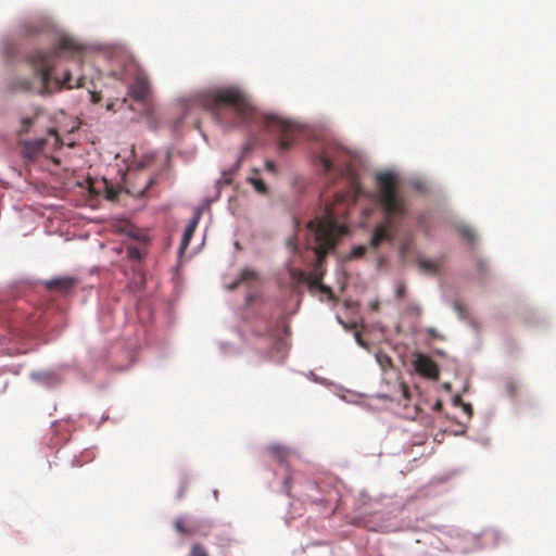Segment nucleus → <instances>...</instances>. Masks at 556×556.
I'll use <instances>...</instances> for the list:
<instances>
[{
  "label": "nucleus",
  "mask_w": 556,
  "mask_h": 556,
  "mask_svg": "<svg viewBox=\"0 0 556 556\" xmlns=\"http://www.w3.org/2000/svg\"><path fill=\"white\" fill-rule=\"evenodd\" d=\"M414 188L421 192L425 190L424 185L421 182H415Z\"/></svg>",
  "instance_id": "bb28decb"
},
{
  "label": "nucleus",
  "mask_w": 556,
  "mask_h": 556,
  "mask_svg": "<svg viewBox=\"0 0 556 556\" xmlns=\"http://www.w3.org/2000/svg\"><path fill=\"white\" fill-rule=\"evenodd\" d=\"M307 228L314 236L316 243L314 247V252L317 257L315 266L309 274L296 269L292 271V276L300 282L307 283L309 288H320L324 292H330L328 287L321 285L324 276L321 264L326 255L334 249L338 239L344 232V229L339 226L337 222V213L327 204L325 207V214L311 220L307 224Z\"/></svg>",
  "instance_id": "7ed1b4c3"
},
{
  "label": "nucleus",
  "mask_w": 556,
  "mask_h": 556,
  "mask_svg": "<svg viewBox=\"0 0 556 556\" xmlns=\"http://www.w3.org/2000/svg\"><path fill=\"white\" fill-rule=\"evenodd\" d=\"M31 378L34 380L49 382L53 378V375L49 372H33Z\"/></svg>",
  "instance_id": "a211bd4d"
},
{
  "label": "nucleus",
  "mask_w": 556,
  "mask_h": 556,
  "mask_svg": "<svg viewBox=\"0 0 556 556\" xmlns=\"http://www.w3.org/2000/svg\"><path fill=\"white\" fill-rule=\"evenodd\" d=\"M366 247L364 245H358V247H355L353 248V250L351 251V257L353 258H359L362 257L365 253H366Z\"/></svg>",
  "instance_id": "4be33fe9"
},
{
  "label": "nucleus",
  "mask_w": 556,
  "mask_h": 556,
  "mask_svg": "<svg viewBox=\"0 0 556 556\" xmlns=\"http://www.w3.org/2000/svg\"><path fill=\"white\" fill-rule=\"evenodd\" d=\"M341 153V148L336 144H329L316 155L314 160L315 165L319 166L325 174H329L333 170L334 163L338 161Z\"/></svg>",
  "instance_id": "39448f33"
},
{
  "label": "nucleus",
  "mask_w": 556,
  "mask_h": 556,
  "mask_svg": "<svg viewBox=\"0 0 556 556\" xmlns=\"http://www.w3.org/2000/svg\"><path fill=\"white\" fill-rule=\"evenodd\" d=\"M415 370L422 377L438 380L440 370L435 362L428 355L418 353L414 361Z\"/></svg>",
  "instance_id": "423d86ee"
},
{
  "label": "nucleus",
  "mask_w": 556,
  "mask_h": 556,
  "mask_svg": "<svg viewBox=\"0 0 556 556\" xmlns=\"http://www.w3.org/2000/svg\"><path fill=\"white\" fill-rule=\"evenodd\" d=\"M395 294L397 299H404L406 294V286L403 282H399L395 288Z\"/></svg>",
  "instance_id": "5701e85b"
},
{
  "label": "nucleus",
  "mask_w": 556,
  "mask_h": 556,
  "mask_svg": "<svg viewBox=\"0 0 556 556\" xmlns=\"http://www.w3.org/2000/svg\"><path fill=\"white\" fill-rule=\"evenodd\" d=\"M200 100L202 106L210 111L218 123L225 126L257 122L266 129L280 132L278 142L280 152H287L293 144L295 126L274 114L258 116L247 93L239 87L230 86L212 89L202 93Z\"/></svg>",
  "instance_id": "f257e3e1"
},
{
  "label": "nucleus",
  "mask_w": 556,
  "mask_h": 556,
  "mask_svg": "<svg viewBox=\"0 0 556 556\" xmlns=\"http://www.w3.org/2000/svg\"><path fill=\"white\" fill-rule=\"evenodd\" d=\"M418 266H419L420 270L434 275L439 271L441 264H439L435 261L422 258V260L418 261Z\"/></svg>",
  "instance_id": "f8f14e48"
},
{
  "label": "nucleus",
  "mask_w": 556,
  "mask_h": 556,
  "mask_svg": "<svg viewBox=\"0 0 556 556\" xmlns=\"http://www.w3.org/2000/svg\"><path fill=\"white\" fill-rule=\"evenodd\" d=\"M84 49V46L76 42L72 37L62 36L53 49L33 52L27 59L33 71V77L13 80L10 87L11 90L50 94L63 88L84 87L85 77L80 76L74 79L70 71L65 72L63 79H52L51 76L59 58L66 53L73 56H80Z\"/></svg>",
  "instance_id": "f03ea898"
},
{
  "label": "nucleus",
  "mask_w": 556,
  "mask_h": 556,
  "mask_svg": "<svg viewBox=\"0 0 556 556\" xmlns=\"http://www.w3.org/2000/svg\"><path fill=\"white\" fill-rule=\"evenodd\" d=\"M477 266H478V269H479L481 273H482V271L484 270V268H485V264H482V263L477 264Z\"/></svg>",
  "instance_id": "7c9ffc66"
},
{
  "label": "nucleus",
  "mask_w": 556,
  "mask_h": 556,
  "mask_svg": "<svg viewBox=\"0 0 556 556\" xmlns=\"http://www.w3.org/2000/svg\"><path fill=\"white\" fill-rule=\"evenodd\" d=\"M194 231L191 230V228H186L185 231H184V236H182V239H181V243H180V248H179V252L182 254L186 249L188 248L189 243H190V240L193 236Z\"/></svg>",
  "instance_id": "2eb2a0df"
},
{
  "label": "nucleus",
  "mask_w": 556,
  "mask_h": 556,
  "mask_svg": "<svg viewBox=\"0 0 556 556\" xmlns=\"http://www.w3.org/2000/svg\"><path fill=\"white\" fill-rule=\"evenodd\" d=\"M174 526L176 531L184 535H193L197 530L194 526L188 525L185 517L177 518Z\"/></svg>",
  "instance_id": "9b49d317"
},
{
  "label": "nucleus",
  "mask_w": 556,
  "mask_h": 556,
  "mask_svg": "<svg viewBox=\"0 0 556 556\" xmlns=\"http://www.w3.org/2000/svg\"><path fill=\"white\" fill-rule=\"evenodd\" d=\"M458 232L460 233V236L466 239L467 241L469 242H473L476 240V233L475 231L467 227V226H462L458 228Z\"/></svg>",
  "instance_id": "dca6fc26"
},
{
  "label": "nucleus",
  "mask_w": 556,
  "mask_h": 556,
  "mask_svg": "<svg viewBox=\"0 0 556 556\" xmlns=\"http://www.w3.org/2000/svg\"><path fill=\"white\" fill-rule=\"evenodd\" d=\"M188 556H210V555L203 544L193 543L191 545Z\"/></svg>",
  "instance_id": "4468645a"
},
{
  "label": "nucleus",
  "mask_w": 556,
  "mask_h": 556,
  "mask_svg": "<svg viewBox=\"0 0 556 556\" xmlns=\"http://www.w3.org/2000/svg\"><path fill=\"white\" fill-rule=\"evenodd\" d=\"M46 139L40 138L33 141H25L22 148V155L27 162H35L43 150Z\"/></svg>",
  "instance_id": "6e6552de"
},
{
  "label": "nucleus",
  "mask_w": 556,
  "mask_h": 556,
  "mask_svg": "<svg viewBox=\"0 0 556 556\" xmlns=\"http://www.w3.org/2000/svg\"><path fill=\"white\" fill-rule=\"evenodd\" d=\"M454 309L457 312V314L460 317H465V307H464V305L462 303L455 302L454 303Z\"/></svg>",
  "instance_id": "393cba45"
},
{
  "label": "nucleus",
  "mask_w": 556,
  "mask_h": 556,
  "mask_svg": "<svg viewBox=\"0 0 556 556\" xmlns=\"http://www.w3.org/2000/svg\"><path fill=\"white\" fill-rule=\"evenodd\" d=\"M454 404H455V405H458V404H459V405H462V406H463V408H464V410H465V413H467V414H468V416H471V414H472V407H471V405H470V404H467V403H463V402H462V399H460V396H459V395H457V396H455V397H454Z\"/></svg>",
  "instance_id": "412c9836"
},
{
  "label": "nucleus",
  "mask_w": 556,
  "mask_h": 556,
  "mask_svg": "<svg viewBox=\"0 0 556 556\" xmlns=\"http://www.w3.org/2000/svg\"><path fill=\"white\" fill-rule=\"evenodd\" d=\"M127 255L130 260H134V261H139L142 257L140 250L135 247L128 248Z\"/></svg>",
  "instance_id": "aec40b11"
},
{
  "label": "nucleus",
  "mask_w": 556,
  "mask_h": 556,
  "mask_svg": "<svg viewBox=\"0 0 556 556\" xmlns=\"http://www.w3.org/2000/svg\"><path fill=\"white\" fill-rule=\"evenodd\" d=\"M199 219H200V212H198L194 217L192 218V220L190 222V224L187 226V228H191V230H195L197 228V225L199 223Z\"/></svg>",
  "instance_id": "b1692460"
},
{
  "label": "nucleus",
  "mask_w": 556,
  "mask_h": 556,
  "mask_svg": "<svg viewBox=\"0 0 556 556\" xmlns=\"http://www.w3.org/2000/svg\"><path fill=\"white\" fill-rule=\"evenodd\" d=\"M45 285L49 290H55L61 293H67L75 287L76 279L73 277H60L50 279L46 281Z\"/></svg>",
  "instance_id": "1a4fd4ad"
},
{
  "label": "nucleus",
  "mask_w": 556,
  "mask_h": 556,
  "mask_svg": "<svg viewBox=\"0 0 556 556\" xmlns=\"http://www.w3.org/2000/svg\"><path fill=\"white\" fill-rule=\"evenodd\" d=\"M433 408H434L435 410H440V409L442 408V403H441L440 401H438V402L434 404Z\"/></svg>",
  "instance_id": "c756f323"
},
{
  "label": "nucleus",
  "mask_w": 556,
  "mask_h": 556,
  "mask_svg": "<svg viewBox=\"0 0 556 556\" xmlns=\"http://www.w3.org/2000/svg\"><path fill=\"white\" fill-rule=\"evenodd\" d=\"M268 451L273 455V457H275L280 463L287 462L290 455V450L280 444L270 445L268 447Z\"/></svg>",
  "instance_id": "9d476101"
},
{
  "label": "nucleus",
  "mask_w": 556,
  "mask_h": 556,
  "mask_svg": "<svg viewBox=\"0 0 556 556\" xmlns=\"http://www.w3.org/2000/svg\"><path fill=\"white\" fill-rule=\"evenodd\" d=\"M255 279V274L254 271L250 270V269H243L240 274V277L239 279H237L236 281H233L230 286H229V289L233 290L236 289L241 282L243 281H248V280H253Z\"/></svg>",
  "instance_id": "ddd939ff"
},
{
  "label": "nucleus",
  "mask_w": 556,
  "mask_h": 556,
  "mask_svg": "<svg viewBox=\"0 0 556 556\" xmlns=\"http://www.w3.org/2000/svg\"><path fill=\"white\" fill-rule=\"evenodd\" d=\"M428 333L432 338H437L438 337L437 330L434 328H429L428 329Z\"/></svg>",
  "instance_id": "cd10ccee"
},
{
  "label": "nucleus",
  "mask_w": 556,
  "mask_h": 556,
  "mask_svg": "<svg viewBox=\"0 0 556 556\" xmlns=\"http://www.w3.org/2000/svg\"><path fill=\"white\" fill-rule=\"evenodd\" d=\"M249 181L258 193L265 194L267 192V187L261 178H249Z\"/></svg>",
  "instance_id": "f3484780"
},
{
  "label": "nucleus",
  "mask_w": 556,
  "mask_h": 556,
  "mask_svg": "<svg viewBox=\"0 0 556 556\" xmlns=\"http://www.w3.org/2000/svg\"><path fill=\"white\" fill-rule=\"evenodd\" d=\"M355 338H356V341L358 342V344H361L362 346L365 345L363 340H362V337H361V334L358 332H356Z\"/></svg>",
  "instance_id": "c85d7f7f"
},
{
  "label": "nucleus",
  "mask_w": 556,
  "mask_h": 556,
  "mask_svg": "<svg viewBox=\"0 0 556 556\" xmlns=\"http://www.w3.org/2000/svg\"><path fill=\"white\" fill-rule=\"evenodd\" d=\"M378 186L379 202L386 212L382 223L376 226L370 245L378 248L384 241H392L396 231L395 217H402L406 214V202L397 190V177L390 172L376 175Z\"/></svg>",
  "instance_id": "20e7f679"
},
{
  "label": "nucleus",
  "mask_w": 556,
  "mask_h": 556,
  "mask_svg": "<svg viewBox=\"0 0 556 556\" xmlns=\"http://www.w3.org/2000/svg\"><path fill=\"white\" fill-rule=\"evenodd\" d=\"M288 245L292 247L293 249H296L295 244H293L291 240L289 241Z\"/></svg>",
  "instance_id": "2f4dec72"
},
{
  "label": "nucleus",
  "mask_w": 556,
  "mask_h": 556,
  "mask_svg": "<svg viewBox=\"0 0 556 556\" xmlns=\"http://www.w3.org/2000/svg\"><path fill=\"white\" fill-rule=\"evenodd\" d=\"M266 168H267L268 170H270V172H274V170H275V164H274V162L268 161V162L266 163Z\"/></svg>",
  "instance_id": "a878e982"
},
{
  "label": "nucleus",
  "mask_w": 556,
  "mask_h": 556,
  "mask_svg": "<svg viewBox=\"0 0 556 556\" xmlns=\"http://www.w3.org/2000/svg\"><path fill=\"white\" fill-rule=\"evenodd\" d=\"M35 116L24 117L21 123V130L20 132H27L30 126L34 124Z\"/></svg>",
  "instance_id": "6ab92c4d"
},
{
  "label": "nucleus",
  "mask_w": 556,
  "mask_h": 556,
  "mask_svg": "<svg viewBox=\"0 0 556 556\" xmlns=\"http://www.w3.org/2000/svg\"><path fill=\"white\" fill-rule=\"evenodd\" d=\"M150 81L143 74H138L134 83L128 87V96L136 101H144L149 96Z\"/></svg>",
  "instance_id": "0eeeda50"
}]
</instances>
